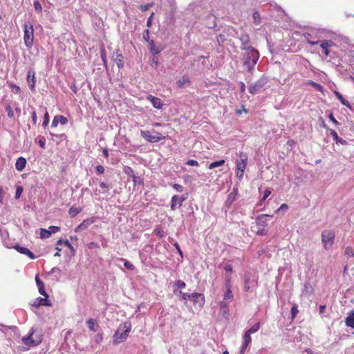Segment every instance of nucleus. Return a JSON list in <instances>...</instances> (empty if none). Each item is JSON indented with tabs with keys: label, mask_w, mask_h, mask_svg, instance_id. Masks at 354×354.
<instances>
[{
	"label": "nucleus",
	"mask_w": 354,
	"mask_h": 354,
	"mask_svg": "<svg viewBox=\"0 0 354 354\" xmlns=\"http://www.w3.org/2000/svg\"><path fill=\"white\" fill-rule=\"evenodd\" d=\"M174 288H184L186 286V283L182 280H177L174 282Z\"/></svg>",
	"instance_id": "obj_39"
},
{
	"label": "nucleus",
	"mask_w": 354,
	"mask_h": 354,
	"mask_svg": "<svg viewBox=\"0 0 354 354\" xmlns=\"http://www.w3.org/2000/svg\"><path fill=\"white\" fill-rule=\"evenodd\" d=\"M245 50L242 57L243 66L248 72H252L259 58V53L254 48Z\"/></svg>",
	"instance_id": "obj_1"
},
{
	"label": "nucleus",
	"mask_w": 354,
	"mask_h": 354,
	"mask_svg": "<svg viewBox=\"0 0 354 354\" xmlns=\"http://www.w3.org/2000/svg\"><path fill=\"white\" fill-rule=\"evenodd\" d=\"M122 261H123L124 263V267L129 270H133L134 268H135V266L131 263L129 261H128L127 260L124 259H121Z\"/></svg>",
	"instance_id": "obj_40"
},
{
	"label": "nucleus",
	"mask_w": 354,
	"mask_h": 354,
	"mask_svg": "<svg viewBox=\"0 0 354 354\" xmlns=\"http://www.w3.org/2000/svg\"><path fill=\"white\" fill-rule=\"evenodd\" d=\"M23 187L21 186H17V189H16V192H15V198L17 199L19 198L22 192H23Z\"/></svg>",
	"instance_id": "obj_47"
},
{
	"label": "nucleus",
	"mask_w": 354,
	"mask_h": 354,
	"mask_svg": "<svg viewBox=\"0 0 354 354\" xmlns=\"http://www.w3.org/2000/svg\"><path fill=\"white\" fill-rule=\"evenodd\" d=\"M174 292L175 295H179L183 299H184V300L190 299L195 304L198 303V298L201 297V302H200L199 304H200V305L204 304L205 299H204V297L202 294L197 293V292L189 294V293H187V292H183L180 290L177 292V290H174Z\"/></svg>",
	"instance_id": "obj_6"
},
{
	"label": "nucleus",
	"mask_w": 354,
	"mask_h": 354,
	"mask_svg": "<svg viewBox=\"0 0 354 354\" xmlns=\"http://www.w3.org/2000/svg\"><path fill=\"white\" fill-rule=\"evenodd\" d=\"M31 117H32V123H33V124L35 125L37 124V113H36L35 111H33L32 112Z\"/></svg>",
	"instance_id": "obj_63"
},
{
	"label": "nucleus",
	"mask_w": 354,
	"mask_h": 354,
	"mask_svg": "<svg viewBox=\"0 0 354 354\" xmlns=\"http://www.w3.org/2000/svg\"><path fill=\"white\" fill-rule=\"evenodd\" d=\"M10 86H11L12 91L15 93H19L21 91L19 86H18L15 84H11Z\"/></svg>",
	"instance_id": "obj_56"
},
{
	"label": "nucleus",
	"mask_w": 354,
	"mask_h": 354,
	"mask_svg": "<svg viewBox=\"0 0 354 354\" xmlns=\"http://www.w3.org/2000/svg\"><path fill=\"white\" fill-rule=\"evenodd\" d=\"M248 160V156L245 153H243L241 152L240 153V158L239 160H236V162H242V163H246L247 164Z\"/></svg>",
	"instance_id": "obj_42"
},
{
	"label": "nucleus",
	"mask_w": 354,
	"mask_h": 354,
	"mask_svg": "<svg viewBox=\"0 0 354 354\" xmlns=\"http://www.w3.org/2000/svg\"><path fill=\"white\" fill-rule=\"evenodd\" d=\"M124 172L126 174H127L129 176H131V177H133L134 175V172L133 171V169L129 167H127L125 169H124Z\"/></svg>",
	"instance_id": "obj_52"
},
{
	"label": "nucleus",
	"mask_w": 354,
	"mask_h": 354,
	"mask_svg": "<svg viewBox=\"0 0 354 354\" xmlns=\"http://www.w3.org/2000/svg\"><path fill=\"white\" fill-rule=\"evenodd\" d=\"M141 136L150 142H157L164 138L159 132H155L153 135L149 131H141Z\"/></svg>",
	"instance_id": "obj_8"
},
{
	"label": "nucleus",
	"mask_w": 354,
	"mask_h": 354,
	"mask_svg": "<svg viewBox=\"0 0 354 354\" xmlns=\"http://www.w3.org/2000/svg\"><path fill=\"white\" fill-rule=\"evenodd\" d=\"M22 342L28 346H35L42 342V337L40 333H37V329L32 328L28 336L22 338Z\"/></svg>",
	"instance_id": "obj_3"
},
{
	"label": "nucleus",
	"mask_w": 354,
	"mask_h": 354,
	"mask_svg": "<svg viewBox=\"0 0 354 354\" xmlns=\"http://www.w3.org/2000/svg\"><path fill=\"white\" fill-rule=\"evenodd\" d=\"M225 288L226 289H231L230 276L227 275L225 277Z\"/></svg>",
	"instance_id": "obj_55"
},
{
	"label": "nucleus",
	"mask_w": 354,
	"mask_h": 354,
	"mask_svg": "<svg viewBox=\"0 0 354 354\" xmlns=\"http://www.w3.org/2000/svg\"><path fill=\"white\" fill-rule=\"evenodd\" d=\"M288 209V206L287 204H285V203H283L282 205H281V206L279 207V208H278L277 210H276V213L279 212V211H284V210H287Z\"/></svg>",
	"instance_id": "obj_59"
},
{
	"label": "nucleus",
	"mask_w": 354,
	"mask_h": 354,
	"mask_svg": "<svg viewBox=\"0 0 354 354\" xmlns=\"http://www.w3.org/2000/svg\"><path fill=\"white\" fill-rule=\"evenodd\" d=\"M224 163H225V160H218V161H215V162H213L210 163L208 167H209V169H214L215 167L223 165Z\"/></svg>",
	"instance_id": "obj_30"
},
{
	"label": "nucleus",
	"mask_w": 354,
	"mask_h": 354,
	"mask_svg": "<svg viewBox=\"0 0 354 354\" xmlns=\"http://www.w3.org/2000/svg\"><path fill=\"white\" fill-rule=\"evenodd\" d=\"M298 313H299V310L297 309V306L296 305H293L291 308L292 318L294 319L297 316Z\"/></svg>",
	"instance_id": "obj_46"
},
{
	"label": "nucleus",
	"mask_w": 354,
	"mask_h": 354,
	"mask_svg": "<svg viewBox=\"0 0 354 354\" xmlns=\"http://www.w3.org/2000/svg\"><path fill=\"white\" fill-rule=\"evenodd\" d=\"M259 328H260V323L257 322L246 331L248 332V333H250V334L254 333L259 330Z\"/></svg>",
	"instance_id": "obj_36"
},
{
	"label": "nucleus",
	"mask_w": 354,
	"mask_h": 354,
	"mask_svg": "<svg viewBox=\"0 0 354 354\" xmlns=\"http://www.w3.org/2000/svg\"><path fill=\"white\" fill-rule=\"evenodd\" d=\"M176 84L179 88H185L189 86L191 82L189 77L185 75L179 80L177 81Z\"/></svg>",
	"instance_id": "obj_24"
},
{
	"label": "nucleus",
	"mask_w": 354,
	"mask_h": 354,
	"mask_svg": "<svg viewBox=\"0 0 354 354\" xmlns=\"http://www.w3.org/2000/svg\"><path fill=\"white\" fill-rule=\"evenodd\" d=\"M241 45L240 46L241 50H248L252 48L253 47L250 45V37L246 33H241L239 36Z\"/></svg>",
	"instance_id": "obj_9"
},
{
	"label": "nucleus",
	"mask_w": 354,
	"mask_h": 354,
	"mask_svg": "<svg viewBox=\"0 0 354 354\" xmlns=\"http://www.w3.org/2000/svg\"><path fill=\"white\" fill-rule=\"evenodd\" d=\"M132 178H133L134 185H144L143 181L140 179V177L133 176V177H132Z\"/></svg>",
	"instance_id": "obj_48"
},
{
	"label": "nucleus",
	"mask_w": 354,
	"mask_h": 354,
	"mask_svg": "<svg viewBox=\"0 0 354 354\" xmlns=\"http://www.w3.org/2000/svg\"><path fill=\"white\" fill-rule=\"evenodd\" d=\"M333 45H334V43L331 40H324L321 41L320 47L326 56L329 55L330 51L328 50V47H330Z\"/></svg>",
	"instance_id": "obj_21"
},
{
	"label": "nucleus",
	"mask_w": 354,
	"mask_h": 354,
	"mask_svg": "<svg viewBox=\"0 0 354 354\" xmlns=\"http://www.w3.org/2000/svg\"><path fill=\"white\" fill-rule=\"evenodd\" d=\"M163 48L161 44H156L153 40L149 41V49L153 56L158 55Z\"/></svg>",
	"instance_id": "obj_11"
},
{
	"label": "nucleus",
	"mask_w": 354,
	"mask_h": 354,
	"mask_svg": "<svg viewBox=\"0 0 354 354\" xmlns=\"http://www.w3.org/2000/svg\"><path fill=\"white\" fill-rule=\"evenodd\" d=\"M226 39L225 35L223 34H220L216 37V40L220 45L224 43Z\"/></svg>",
	"instance_id": "obj_45"
},
{
	"label": "nucleus",
	"mask_w": 354,
	"mask_h": 354,
	"mask_svg": "<svg viewBox=\"0 0 354 354\" xmlns=\"http://www.w3.org/2000/svg\"><path fill=\"white\" fill-rule=\"evenodd\" d=\"M131 330V324L130 322H125L120 324L113 336V344H118L124 342L129 336Z\"/></svg>",
	"instance_id": "obj_2"
},
{
	"label": "nucleus",
	"mask_w": 354,
	"mask_h": 354,
	"mask_svg": "<svg viewBox=\"0 0 354 354\" xmlns=\"http://www.w3.org/2000/svg\"><path fill=\"white\" fill-rule=\"evenodd\" d=\"M81 211H82L81 208H76L74 207H71L68 211V213L71 217H74L77 214H79Z\"/></svg>",
	"instance_id": "obj_34"
},
{
	"label": "nucleus",
	"mask_w": 354,
	"mask_h": 354,
	"mask_svg": "<svg viewBox=\"0 0 354 354\" xmlns=\"http://www.w3.org/2000/svg\"><path fill=\"white\" fill-rule=\"evenodd\" d=\"M270 216L268 214H261L257 218L256 223L259 227H264L268 225L266 217Z\"/></svg>",
	"instance_id": "obj_23"
},
{
	"label": "nucleus",
	"mask_w": 354,
	"mask_h": 354,
	"mask_svg": "<svg viewBox=\"0 0 354 354\" xmlns=\"http://www.w3.org/2000/svg\"><path fill=\"white\" fill-rule=\"evenodd\" d=\"M251 334L250 333H248L247 331L245 332L244 335H243V343H245V344H249L251 341H252V338L250 337Z\"/></svg>",
	"instance_id": "obj_41"
},
{
	"label": "nucleus",
	"mask_w": 354,
	"mask_h": 354,
	"mask_svg": "<svg viewBox=\"0 0 354 354\" xmlns=\"http://www.w3.org/2000/svg\"><path fill=\"white\" fill-rule=\"evenodd\" d=\"M246 167V163L236 162V169L241 172V176H243V172Z\"/></svg>",
	"instance_id": "obj_35"
},
{
	"label": "nucleus",
	"mask_w": 354,
	"mask_h": 354,
	"mask_svg": "<svg viewBox=\"0 0 354 354\" xmlns=\"http://www.w3.org/2000/svg\"><path fill=\"white\" fill-rule=\"evenodd\" d=\"M112 57L119 68L124 66L123 56L119 49H116L112 55Z\"/></svg>",
	"instance_id": "obj_13"
},
{
	"label": "nucleus",
	"mask_w": 354,
	"mask_h": 354,
	"mask_svg": "<svg viewBox=\"0 0 354 354\" xmlns=\"http://www.w3.org/2000/svg\"><path fill=\"white\" fill-rule=\"evenodd\" d=\"M33 6L37 12L40 13L42 10V7L39 0H34Z\"/></svg>",
	"instance_id": "obj_37"
},
{
	"label": "nucleus",
	"mask_w": 354,
	"mask_h": 354,
	"mask_svg": "<svg viewBox=\"0 0 354 354\" xmlns=\"http://www.w3.org/2000/svg\"><path fill=\"white\" fill-rule=\"evenodd\" d=\"M154 234L158 236L159 237H162L163 234L162 232V230L160 228H156L153 231Z\"/></svg>",
	"instance_id": "obj_64"
},
{
	"label": "nucleus",
	"mask_w": 354,
	"mask_h": 354,
	"mask_svg": "<svg viewBox=\"0 0 354 354\" xmlns=\"http://www.w3.org/2000/svg\"><path fill=\"white\" fill-rule=\"evenodd\" d=\"M147 99L152 104L154 108L158 109H161L162 108L163 103L160 98L149 95Z\"/></svg>",
	"instance_id": "obj_18"
},
{
	"label": "nucleus",
	"mask_w": 354,
	"mask_h": 354,
	"mask_svg": "<svg viewBox=\"0 0 354 354\" xmlns=\"http://www.w3.org/2000/svg\"><path fill=\"white\" fill-rule=\"evenodd\" d=\"M60 272L61 271H60V270L58 268L55 267V268L51 269V270L50 271V273L51 274H55V276L58 278L59 277Z\"/></svg>",
	"instance_id": "obj_49"
},
{
	"label": "nucleus",
	"mask_w": 354,
	"mask_h": 354,
	"mask_svg": "<svg viewBox=\"0 0 354 354\" xmlns=\"http://www.w3.org/2000/svg\"><path fill=\"white\" fill-rule=\"evenodd\" d=\"M95 221L94 217L86 218L84 220L75 230V232H80L88 228L91 224Z\"/></svg>",
	"instance_id": "obj_10"
},
{
	"label": "nucleus",
	"mask_w": 354,
	"mask_h": 354,
	"mask_svg": "<svg viewBox=\"0 0 354 354\" xmlns=\"http://www.w3.org/2000/svg\"><path fill=\"white\" fill-rule=\"evenodd\" d=\"M232 299H233L232 292L231 289L228 288V289H227V291L225 293L224 299L225 300H232Z\"/></svg>",
	"instance_id": "obj_43"
},
{
	"label": "nucleus",
	"mask_w": 354,
	"mask_h": 354,
	"mask_svg": "<svg viewBox=\"0 0 354 354\" xmlns=\"http://www.w3.org/2000/svg\"><path fill=\"white\" fill-rule=\"evenodd\" d=\"M237 194H238V189L234 187L232 192L228 194L227 198L225 203V205L227 209L230 208L231 205L236 200V197Z\"/></svg>",
	"instance_id": "obj_17"
},
{
	"label": "nucleus",
	"mask_w": 354,
	"mask_h": 354,
	"mask_svg": "<svg viewBox=\"0 0 354 354\" xmlns=\"http://www.w3.org/2000/svg\"><path fill=\"white\" fill-rule=\"evenodd\" d=\"M344 255L346 256L348 258H349V257H353L354 258V250L352 248V247L347 246L345 248Z\"/></svg>",
	"instance_id": "obj_31"
},
{
	"label": "nucleus",
	"mask_w": 354,
	"mask_h": 354,
	"mask_svg": "<svg viewBox=\"0 0 354 354\" xmlns=\"http://www.w3.org/2000/svg\"><path fill=\"white\" fill-rule=\"evenodd\" d=\"M335 233L330 230H325L322 234V242L326 250L332 248L334 244Z\"/></svg>",
	"instance_id": "obj_5"
},
{
	"label": "nucleus",
	"mask_w": 354,
	"mask_h": 354,
	"mask_svg": "<svg viewBox=\"0 0 354 354\" xmlns=\"http://www.w3.org/2000/svg\"><path fill=\"white\" fill-rule=\"evenodd\" d=\"M257 234L260 236H266L268 234V230L264 227H260L257 232Z\"/></svg>",
	"instance_id": "obj_51"
},
{
	"label": "nucleus",
	"mask_w": 354,
	"mask_h": 354,
	"mask_svg": "<svg viewBox=\"0 0 354 354\" xmlns=\"http://www.w3.org/2000/svg\"><path fill=\"white\" fill-rule=\"evenodd\" d=\"M68 119L64 115H55L53 120L51 127H57L59 123H61V124L64 125L67 124Z\"/></svg>",
	"instance_id": "obj_20"
},
{
	"label": "nucleus",
	"mask_w": 354,
	"mask_h": 354,
	"mask_svg": "<svg viewBox=\"0 0 354 354\" xmlns=\"http://www.w3.org/2000/svg\"><path fill=\"white\" fill-rule=\"evenodd\" d=\"M267 82V77L263 76L261 77L256 82L250 86L249 92L252 95L257 93Z\"/></svg>",
	"instance_id": "obj_7"
},
{
	"label": "nucleus",
	"mask_w": 354,
	"mask_h": 354,
	"mask_svg": "<svg viewBox=\"0 0 354 354\" xmlns=\"http://www.w3.org/2000/svg\"><path fill=\"white\" fill-rule=\"evenodd\" d=\"M143 39H144L145 41H148V42H149V41H151V40L149 39V30H148V29H147V30H145L144 34H143Z\"/></svg>",
	"instance_id": "obj_61"
},
{
	"label": "nucleus",
	"mask_w": 354,
	"mask_h": 354,
	"mask_svg": "<svg viewBox=\"0 0 354 354\" xmlns=\"http://www.w3.org/2000/svg\"><path fill=\"white\" fill-rule=\"evenodd\" d=\"M152 5H153L152 3H147L145 5H140L138 8L142 11L145 12V11L148 10L149 8L152 6Z\"/></svg>",
	"instance_id": "obj_50"
},
{
	"label": "nucleus",
	"mask_w": 354,
	"mask_h": 354,
	"mask_svg": "<svg viewBox=\"0 0 354 354\" xmlns=\"http://www.w3.org/2000/svg\"><path fill=\"white\" fill-rule=\"evenodd\" d=\"M45 114L44 115V120H43V123H42V126L46 128V126H48V123H49V115H48V113L46 110V109L45 108Z\"/></svg>",
	"instance_id": "obj_38"
},
{
	"label": "nucleus",
	"mask_w": 354,
	"mask_h": 354,
	"mask_svg": "<svg viewBox=\"0 0 354 354\" xmlns=\"http://www.w3.org/2000/svg\"><path fill=\"white\" fill-rule=\"evenodd\" d=\"M173 187L178 192H182L183 191V187L179 184H174Z\"/></svg>",
	"instance_id": "obj_60"
},
{
	"label": "nucleus",
	"mask_w": 354,
	"mask_h": 354,
	"mask_svg": "<svg viewBox=\"0 0 354 354\" xmlns=\"http://www.w3.org/2000/svg\"><path fill=\"white\" fill-rule=\"evenodd\" d=\"M186 165H191V166H198V162L196 160H189L186 162Z\"/></svg>",
	"instance_id": "obj_62"
},
{
	"label": "nucleus",
	"mask_w": 354,
	"mask_h": 354,
	"mask_svg": "<svg viewBox=\"0 0 354 354\" xmlns=\"http://www.w3.org/2000/svg\"><path fill=\"white\" fill-rule=\"evenodd\" d=\"M204 24L208 28H214L216 25V17L212 14H209L204 19Z\"/></svg>",
	"instance_id": "obj_15"
},
{
	"label": "nucleus",
	"mask_w": 354,
	"mask_h": 354,
	"mask_svg": "<svg viewBox=\"0 0 354 354\" xmlns=\"http://www.w3.org/2000/svg\"><path fill=\"white\" fill-rule=\"evenodd\" d=\"M271 194V191L266 189L263 192V196L261 199V201H264Z\"/></svg>",
	"instance_id": "obj_58"
},
{
	"label": "nucleus",
	"mask_w": 354,
	"mask_h": 354,
	"mask_svg": "<svg viewBox=\"0 0 354 354\" xmlns=\"http://www.w3.org/2000/svg\"><path fill=\"white\" fill-rule=\"evenodd\" d=\"M100 56H101L102 60L103 61L104 64H106V56L104 49L102 48L100 50Z\"/></svg>",
	"instance_id": "obj_54"
},
{
	"label": "nucleus",
	"mask_w": 354,
	"mask_h": 354,
	"mask_svg": "<svg viewBox=\"0 0 354 354\" xmlns=\"http://www.w3.org/2000/svg\"><path fill=\"white\" fill-rule=\"evenodd\" d=\"M64 244L68 247V248L71 250V253L74 255L75 254V249L73 246L69 243L68 240H63V239H59L57 241V245Z\"/></svg>",
	"instance_id": "obj_29"
},
{
	"label": "nucleus",
	"mask_w": 354,
	"mask_h": 354,
	"mask_svg": "<svg viewBox=\"0 0 354 354\" xmlns=\"http://www.w3.org/2000/svg\"><path fill=\"white\" fill-rule=\"evenodd\" d=\"M334 93H335V96L337 97V98L341 102V103L343 105H344L346 107H348L350 109H351V106L349 104L348 101L346 100V99H344V97L342 96V95L340 93H339L338 91H334Z\"/></svg>",
	"instance_id": "obj_28"
},
{
	"label": "nucleus",
	"mask_w": 354,
	"mask_h": 354,
	"mask_svg": "<svg viewBox=\"0 0 354 354\" xmlns=\"http://www.w3.org/2000/svg\"><path fill=\"white\" fill-rule=\"evenodd\" d=\"M24 40L26 46L28 48L33 45L34 29L33 26L29 22H26L24 25Z\"/></svg>",
	"instance_id": "obj_4"
},
{
	"label": "nucleus",
	"mask_w": 354,
	"mask_h": 354,
	"mask_svg": "<svg viewBox=\"0 0 354 354\" xmlns=\"http://www.w3.org/2000/svg\"><path fill=\"white\" fill-rule=\"evenodd\" d=\"M31 305L37 308L41 306H51L52 304L48 300V297H44V298L37 297Z\"/></svg>",
	"instance_id": "obj_16"
},
{
	"label": "nucleus",
	"mask_w": 354,
	"mask_h": 354,
	"mask_svg": "<svg viewBox=\"0 0 354 354\" xmlns=\"http://www.w3.org/2000/svg\"><path fill=\"white\" fill-rule=\"evenodd\" d=\"M26 165V160L24 157H19L17 158L15 163V168L17 171H21L24 170Z\"/></svg>",
	"instance_id": "obj_26"
},
{
	"label": "nucleus",
	"mask_w": 354,
	"mask_h": 354,
	"mask_svg": "<svg viewBox=\"0 0 354 354\" xmlns=\"http://www.w3.org/2000/svg\"><path fill=\"white\" fill-rule=\"evenodd\" d=\"M86 324L91 330L94 332L97 330V328L95 326V320L91 318L88 319L86 321Z\"/></svg>",
	"instance_id": "obj_33"
},
{
	"label": "nucleus",
	"mask_w": 354,
	"mask_h": 354,
	"mask_svg": "<svg viewBox=\"0 0 354 354\" xmlns=\"http://www.w3.org/2000/svg\"><path fill=\"white\" fill-rule=\"evenodd\" d=\"M15 248L19 253L28 256L31 259H36V256L27 248L20 246L18 244L14 245Z\"/></svg>",
	"instance_id": "obj_14"
},
{
	"label": "nucleus",
	"mask_w": 354,
	"mask_h": 354,
	"mask_svg": "<svg viewBox=\"0 0 354 354\" xmlns=\"http://www.w3.org/2000/svg\"><path fill=\"white\" fill-rule=\"evenodd\" d=\"M187 198V196H178V195H174L171 201V209L175 210L176 209V205L178 207H181L184 201Z\"/></svg>",
	"instance_id": "obj_12"
},
{
	"label": "nucleus",
	"mask_w": 354,
	"mask_h": 354,
	"mask_svg": "<svg viewBox=\"0 0 354 354\" xmlns=\"http://www.w3.org/2000/svg\"><path fill=\"white\" fill-rule=\"evenodd\" d=\"M60 230V227L58 226H50L49 227V231L50 232V234L53 233H56Z\"/></svg>",
	"instance_id": "obj_53"
},
{
	"label": "nucleus",
	"mask_w": 354,
	"mask_h": 354,
	"mask_svg": "<svg viewBox=\"0 0 354 354\" xmlns=\"http://www.w3.org/2000/svg\"><path fill=\"white\" fill-rule=\"evenodd\" d=\"M330 133L332 136L333 140L336 142V143H340L343 145H345L347 144V141L342 139V138H339L337 133V132L333 129H330Z\"/></svg>",
	"instance_id": "obj_27"
},
{
	"label": "nucleus",
	"mask_w": 354,
	"mask_h": 354,
	"mask_svg": "<svg viewBox=\"0 0 354 354\" xmlns=\"http://www.w3.org/2000/svg\"><path fill=\"white\" fill-rule=\"evenodd\" d=\"M346 326L354 329V310H351L345 319Z\"/></svg>",
	"instance_id": "obj_25"
},
{
	"label": "nucleus",
	"mask_w": 354,
	"mask_h": 354,
	"mask_svg": "<svg viewBox=\"0 0 354 354\" xmlns=\"http://www.w3.org/2000/svg\"><path fill=\"white\" fill-rule=\"evenodd\" d=\"M35 281H36V283H37V288L39 290V292L41 295L46 297H48V295L47 294L46 291L45 290L44 283L37 276H36V277H35Z\"/></svg>",
	"instance_id": "obj_22"
},
{
	"label": "nucleus",
	"mask_w": 354,
	"mask_h": 354,
	"mask_svg": "<svg viewBox=\"0 0 354 354\" xmlns=\"http://www.w3.org/2000/svg\"><path fill=\"white\" fill-rule=\"evenodd\" d=\"M103 339L102 334L98 333L95 336V342L97 344L100 343Z\"/></svg>",
	"instance_id": "obj_57"
},
{
	"label": "nucleus",
	"mask_w": 354,
	"mask_h": 354,
	"mask_svg": "<svg viewBox=\"0 0 354 354\" xmlns=\"http://www.w3.org/2000/svg\"><path fill=\"white\" fill-rule=\"evenodd\" d=\"M50 232L49 230H46L44 228H41L40 230V237L41 239H46L50 236Z\"/></svg>",
	"instance_id": "obj_32"
},
{
	"label": "nucleus",
	"mask_w": 354,
	"mask_h": 354,
	"mask_svg": "<svg viewBox=\"0 0 354 354\" xmlns=\"http://www.w3.org/2000/svg\"><path fill=\"white\" fill-rule=\"evenodd\" d=\"M35 72L33 69H30L28 71L27 74V82L29 84V87L31 91H35Z\"/></svg>",
	"instance_id": "obj_19"
},
{
	"label": "nucleus",
	"mask_w": 354,
	"mask_h": 354,
	"mask_svg": "<svg viewBox=\"0 0 354 354\" xmlns=\"http://www.w3.org/2000/svg\"><path fill=\"white\" fill-rule=\"evenodd\" d=\"M150 64L152 67L156 68L158 64V60L156 55L153 56L149 60Z\"/></svg>",
	"instance_id": "obj_44"
}]
</instances>
